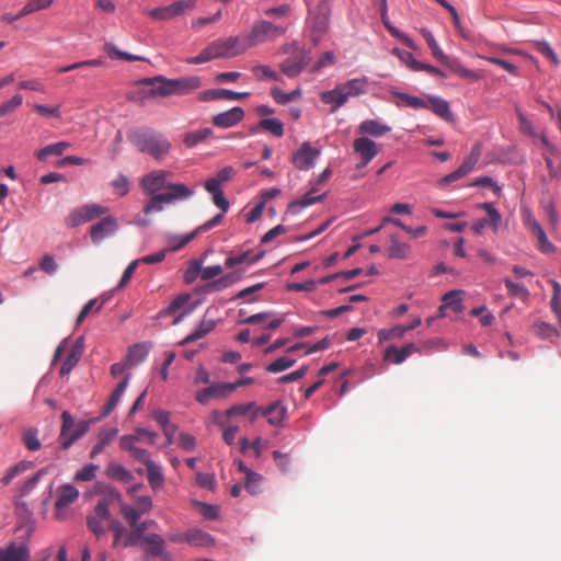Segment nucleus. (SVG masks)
I'll use <instances>...</instances> for the list:
<instances>
[{
    "label": "nucleus",
    "mask_w": 561,
    "mask_h": 561,
    "mask_svg": "<svg viewBox=\"0 0 561 561\" xmlns=\"http://www.w3.org/2000/svg\"><path fill=\"white\" fill-rule=\"evenodd\" d=\"M144 83L149 84V96L168 98L185 96L197 91L203 85V79L198 76H184L178 78H168L156 76L144 79Z\"/></svg>",
    "instance_id": "1"
},
{
    "label": "nucleus",
    "mask_w": 561,
    "mask_h": 561,
    "mask_svg": "<svg viewBox=\"0 0 561 561\" xmlns=\"http://www.w3.org/2000/svg\"><path fill=\"white\" fill-rule=\"evenodd\" d=\"M130 139L138 151L147 153L156 160L167 158L172 148V144L165 136L152 130L135 131Z\"/></svg>",
    "instance_id": "2"
},
{
    "label": "nucleus",
    "mask_w": 561,
    "mask_h": 561,
    "mask_svg": "<svg viewBox=\"0 0 561 561\" xmlns=\"http://www.w3.org/2000/svg\"><path fill=\"white\" fill-rule=\"evenodd\" d=\"M194 194L192 188L185 184L178 183V185L169 186V192L160 194H149L150 199L145 204L144 211L149 215L152 211H162L163 204H170L178 201L188 199Z\"/></svg>",
    "instance_id": "3"
},
{
    "label": "nucleus",
    "mask_w": 561,
    "mask_h": 561,
    "mask_svg": "<svg viewBox=\"0 0 561 561\" xmlns=\"http://www.w3.org/2000/svg\"><path fill=\"white\" fill-rule=\"evenodd\" d=\"M119 499L121 494L118 492H110L107 497H103L96 502L93 514L88 516L87 525L90 531L96 537H101L106 531L104 524L105 522H110L111 518L110 502Z\"/></svg>",
    "instance_id": "4"
},
{
    "label": "nucleus",
    "mask_w": 561,
    "mask_h": 561,
    "mask_svg": "<svg viewBox=\"0 0 561 561\" xmlns=\"http://www.w3.org/2000/svg\"><path fill=\"white\" fill-rule=\"evenodd\" d=\"M90 423L80 421L76 423L71 413L67 410L61 412V431L59 443L62 449H69L72 444L88 432Z\"/></svg>",
    "instance_id": "5"
},
{
    "label": "nucleus",
    "mask_w": 561,
    "mask_h": 561,
    "mask_svg": "<svg viewBox=\"0 0 561 561\" xmlns=\"http://www.w3.org/2000/svg\"><path fill=\"white\" fill-rule=\"evenodd\" d=\"M213 202L215 205H217L218 208L221 209L222 214H218V215L214 216L210 220L202 224V226L196 228L194 232L186 234L184 237H181L180 240L178 241V243L171 244L170 250H172V251L180 250L181 248H183V245L191 242L194 239V237L197 233H199V231H207L209 229L215 228L216 225L220 224V221L222 220L224 214H226V211L229 209L230 204H229L228 199L226 198L221 188H219V191L213 195Z\"/></svg>",
    "instance_id": "6"
},
{
    "label": "nucleus",
    "mask_w": 561,
    "mask_h": 561,
    "mask_svg": "<svg viewBox=\"0 0 561 561\" xmlns=\"http://www.w3.org/2000/svg\"><path fill=\"white\" fill-rule=\"evenodd\" d=\"M285 27L274 25L273 22L261 20L253 23L252 28L248 35V47L271 41V38L284 35Z\"/></svg>",
    "instance_id": "7"
},
{
    "label": "nucleus",
    "mask_w": 561,
    "mask_h": 561,
    "mask_svg": "<svg viewBox=\"0 0 561 561\" xmlns=\"http://www.w3.org/2000/svg\"><path fill=\"white\" fill-rule=\"evenodd\" d=\"M173 176L170 171L164 169H158L144 174L140 181V186L145 194H160L161 190L169 192V186H173V182H169V179Z\"/></svg>",
    "instance_id": "8"
},
{
    "label": "nucleus",
    "mask_w": 561,
    "mask_h": 561,
    "mask_svg": "<svg viewBox=\"0 0 561 561\" xmlns=\"http://www.w3.org/2000/svg\"><path fill=\"white\" fill-rule=\"evenodd\" d=\"M311 61V55L309 50L304 48H297L290 57L279 64V69L284 76L289 78H296L301 75L306 67Z\"/></svg>",
    "instance_id": "9"
},
{
    "label": "nucleus",
    "mask_w": 561,
    "mask_h": 561,
    "mask_svg": "<svg viewBox=\"0 0 561 561\" xmlns=\"http://www.w3.org/2000/svg\"><path fill=\"white\" fill-rule=\"evenodd\" d=\"M107 210L106 207L100 206V204L88 203L82 207L71 210L66 219V224L71 228L79 227L81 224L92 221L94 218L106 214Z\"/></svg>",
    "instance_id": "10"
},
{
    "label": "nucleus",
    "mask_w": 561,
    "mask_h": 561,
    "mask_svg": "<svg viewBox=\"0 0 561 561\" xmlns=\"http://www.w3.org/2000/svg\"><path fill=\"white\" fill-rule=\"evenodd\" d=\"M482 154V147L481 145L477 144L472 146L469 157H467L462 163L459 165L458 169H456L454 172L448 173L445 175L440 181L442 186H447L449 183H453L455 181H458L462 179V176H466L470 172L473 171L477 163L479 162Z\"/></svg>",
    "instance_id": "11"
},
{
    "label": "nucleus",
    "mask_w": 561,
    "mask_h": 561,
    "mask_svg": "<svg viewBox=\"0 0 561 561\" xmlns=\"http://www.w3.org/2000/svg\"><path fill=\"white\" fill-rule=\"evenodd\" d=\"M330 8L327 0H320L314 11L310 12L313 42H319L329 26Z\"/></svg>",
    "instance_id": "12"
},
{
    "label": "nucleus",
    "mask_w": 561,
    "mask_h": 561,
    "mask_svg": "<svg viewBox=\"0 0 561 561\" xmlns=\"http://www.w3.org/2000/svg\"><path fill=\"white\" fill-rule=\"evenodd\" d=\"M190 298V294H180L159 312V318L174 317L173 325L180 324L182 319L192 311L190 307H185Z\"/></svg>",
    "instance_id": "13"
},
{
    "label": "nucleus",
    "mask_w": 561,
    "mask_h": 561,
    "mask_svg": "<svg viewBox=\"0 0 561 561\" xmlns=\"http://www.w3.org/2000/svg\"><path fill=\"white\" fill-rule=\"evenodd\" d=\"M211 44L214 58L234 57L243 54L247 46L240 43L237 36L226 37V39L214 41Z\"/></svg>",
    "instance_id": "14"
},
{
    "label": "nucleus",
    "mask_w": 561,
    "mask_h": 561,
    "mask_svg": "<svg viewBox=\"0 0 561 561\" xmlns=\"http://www.w3.org/2000/svg\"><path fill=\"white\" fill-rule=\"evenodd\" d=\"M195 5L196 0H179L174 1L171 5L151 9L149 15L154 20H171Z\"/></svg>",
    "instance_id": "15"
},
{
    "label": "nucleus",
    "mask_w": 561,
    "mask_h": 561,
    "mask_svg": "<svg viewBox=\"0 0 561 561\" xmlns=\"http://www.w3.org/2000/svg\"><path fill=\"white\" fill-rule=\"evenodd\" d=\"M320 150L314 149L309 142L300 145L291 156V162L299 170H308L312 168L316 159L319 157Z\"/></svg>",
    "instance_id": "16"
},
{
    "label": "nucleus",
    "mask_w": 561,
    "mask_h": 561,
    "mask_svg": "<svg viewBox=\"0 0 561 561\" xmlns=\"http://www.w3.org/2000/svg\"><path fill=\"white\" fill-rule=\"evenodd\" d=\"M354 152L360 159L359 167H366L367 163L374 160L377 157L380 149L373 139L367 137H358L354 139Z\"/></svg>",
    "instance_id": "17"
},
{
    "label": "nucleus",
    "mask_w": 561,
    "mask_h": 561,
    "mask_svg": "<svg viewBox=\"0 0 561 561\" xmlns=\"http://www.w3.org/2000/svg\"><path fill=\"white\" fill-rule=\"evenodd\" d=\"M118 222L114 216H106L91 227V241L99 243L103 241L105 237H108L116 232Z\"/></svg>",
    "instance_id": "18"
},
{
    "label": "nucleus",
    "mask_w": 561,
    "mask_h": 561,
    "mask_svg": "<svg viewBox=\"0 0 561 561\" xmlns=\"http://www.w3.org/2000/svg\"><path fill=\"white\" fill-rule=\"evenodd\" d=\"M233 391L232 382H216L196 393V401L199 403L209 402L210 398H225Z\"/></svg>",
    "instance_id": "19"
},
{
    "label": "nucleus",
    "mask_w": 561,
    "mask_h": 561,
    "mask_svg": "<svg viewBox=\"0 0 561 561\" xmlns=\"http://www.w3.org/2000/svg\"><path fill=\"white\" fill-rule=\"evenodd\" d=\"M31 553L26 543L9 542L0 548V561H30Z\"/></svg>",
    "instance_id": "20"
},
{
    "label": "nucleus",
    "mask_w": 561,
    "mask_h": 561,
    "mask_svg": "<svg viewBox=\"0 0 561 561\" xmlns=\"http://www.w3.org/2000/svg\"><path fill=\"white\" fill-rule=\"evenodd\" d=\"M79 491L71 484H62L57 490L56 516L61 518L62 508L68 507L70 503L75 502L79 497Z\"/></svg>",
    "instance_id": "21"
},
{
    "label": "nucleus",
    "mask_w": 561,
    "mask_h": 561,
    "mask_svg": "<svg viewBox=\"0 0 561 561\" xmlns=\"http://www.w3.org/2000/svg\"><path fill=\"white\" fill-rule=\"evenodd\" d=\"M244 117V111L242 107H233L231 110L220 112L213 117V124L217 127L228 128L236 126Z\"/></svg>",
    "instance_id": "22"
},
{
    "label": "nucleus",
    "mask_w": 561,
    "mask_h": 561,
    "mask_svg": "<svg viewBox=\"0 0 561 561\" xmlns=\"http://www.w3.org/2000/svg\"><path fill=\"white\" fill-rule=\"evenodd\" d=\"M417 352H420V347L416 346L415 344H407L401 348L390 345L385 351L383 359L390 360L394 364H401L404 360H407V358H409L410 355Z\"/></svg>",
    "instance_id": "23"
},
{
    "label": "nucleus",
    "mask_w": 561,
    "mask_h": 561,
    "mask_svg": "<svg viewBox=\"0 0 561 561\" xmlns=\"http://www.w3.org/2000/svg\"><path fill=\"white\" fill-rule=\"evenodd\" d=\"M527 227L531 231L534 236L537 238V248L545 253L553 252V243L548 241V236L546 234L542 226L538 222L535 217H528Z\"/></svg>",
    "instance_id": "24"
},
{
    "label": "nucleus",
    "mask_w": 561,
    "mask_h": 561,
    "mask_svg": "<svg viewBox=\"0 0 561 561\" xmlns=\"http://www.w3.org/2000/svg\"><path fill=\"white\" fill-rule=\"evenodd\" d=\"M342 88V95H344V103H347L350 98L362 95L367 92L366 78H353L347 82L340 83Z\"/></svg>",
    "instance_id": "25"
},
{
    "label": "nucleus",
    "mask_w": 561,
    "mask_h": 561,
    "mask_svg": "<svg viewBox=\"0 0 561 561\" xmlns=\"http://www.w3.org/2000/svg\"><path fill=\"white\" fill-rule=\"evenodd\" d=\"M83 350H84V339L79 337L77 340V342L73 344L66 360L61 365V369H60L61 376H66L71 373V370L75 368L77 363L80 360L81 355L83 354Z\"/></svg>",
    "instance_id": "26"
},
{
    "label": "nucleus",
    "mask_w": 561,
    "mask_h": 561,
    "mask_svg": "<svg viewBox=\"0 0 561 561\" xmlns=\"http://www.w3.org/2000/svg\"><path fill=\"white\" fill-rule=\"evenodd\" d=\"M357 131L363 135H371V137H383L385 134L390 131V126L380 123L378 119L369 118L360 122Z\"/></svg>",
    "instance_id": "27"
},
{
    "label": "nucleus",
    "mask_w": 561,
    "mask_h": 561,
    "mask_svg": "<svg viewBox=\"0 0 561 561\" xmlns=\"http://www.w3.org/2000/svg\"><path fill=\"white\" fill-rule=\"evenodd\" d=\"M129 381V375H126L123 380L118 382V385L113 390V393L108 397L107 403L105 404L102 416H108L113 410L116 409L119 401L122 400L123 394L127 388Z\"/></svg>",
    "instance_id": "28"
},
{
    "label": "nucleus",
    "mask_w": 561,
    "mask_h": 561,
    "mask_svg": "<svg viewBox=\"0 0 561 561\" xmlns=\"http://www.w3.org/2000/svg\"><path fill=\"white\" fill-rule=\"evenodd\" d=\"M260 414L266 416L270 424L280 425L287 414V410L280 402H273L265 409L261 408Z\"/></svg>",
    "instance_id": "29"
},
{
    "label": "nucleus",
    "mask_w": 561,
    "mask_h": 561,
    "mask_svg": "<svg viewBox=\"0 0 561 561\" xmlns=\"http://www.w3.org/2000/svg\"><path fill=\"white\" fill-rule=\"evenodd\" d=\"M320 100L322 103L331 105V113L336 112L345 104L341 84H336L333 90L321 92Z\"/></svg>",
    "instance_id": "30"
},
{
    "label": "nucleus",
    "mask_w": 561,
    "mask_h": 561,
    "mask_svg": "<svg viewBox=\"0 0 561 561\" xmlns=\"http://www.w3.org/2000/svg\"><path fill=\"white\" fill-rule=\"evenodd\" d=\"M215 327L216 321L214 319H202L195 331L186 335L185 339L180 342V345H187V343L203 339L204 335L214 331Z\"/></svg>",
    "instance_id": "31"
},
{
    "label": "nucleus",
    "mask_w": 561,
    "mask_h": 561,
    "mask_svg": "<svg viewBox=\"0 0 561 561\" xmlns=\"http://www.w3.org/2000/svg\"><path fill=\"white\" fill-rule=\"evenodd\" d=\"M153 520H144L140 524L138 522L135 524V526H131L130 533L126 534L123 540L124 547H133V545L138 543V540L144 541L145 531L153 525Z\"/></svg>",
    "instance_id": "32"
},
{
    "label": "nucleus",
    "mask_w": 561,
    "mask_h": 561,
    "mask_svg": "<svg viewBox=\"0 0 561 561\" xmlns=\"http://www.w3.org/2000/svg\"><path fill=\"white\" fill-rule=\"evenodd\" d=\"M260 411L261 408L256 407L255 402L233 404L230 409L226 410V416L249 415L250 422L254 423Z\"/></svg>",
    "instance_id": "33"
},
{
    "label": "nucleus",
    "mask_w": 561,
    "mask_h": 561,
    "mask_svg": "<svg viewBox=\"0 0 561 561\" xmlns=\"http://www.w3.org/2000/svg\"><path fill=\"white\" fill-rule=\"evenodd\" d=\"M428 108L433 111L436 116L442 117L446 121L453 119V113L450 112L449 104L447 101L438 96H427Z\"/></svg>",
    "instance_id": "34"
},
{
    "label": "nucleus",
    "mask_w": 561,
    "mask_h": 561,
    "mask_svg": "<svg viewBox=\"0 0 561 561\" xmlns=\"http://www.w3.org/2000/svg\"><path fill=\"white\" fill-rule=\"evenodd\" d=\"M411 248L408 243L400 241L397 234L390 236V245L388 256L391 259H407L410 255Z\"/></svg>",
    "instance_id": "35"
},
{
    "label": "nucleus",
    "mask_w": 561,
    "mask_h": 561,
    "mask_svg": "<svg viewBox=\"0 0 561 561\" xmlns=\"http://www.w3.org/2000/svg\"><path fill=\"white\" fill-rule=\"evenodd\" d=\"M325 196V193H320L317 183L311 186L308 193L304 194L302 197L298 201H295L289 204V208L295 207H308V205H312L317 202H320L322 197Z\"/></svg>",
    "instance_id": "36"
},
{
    "label": "nucleus",
    "mask_w": 561,
    "mask_h": 561,
    "mask_svg": "<svg viewBox=\"0 0 561 561\" xmlns=\"http://www.w3.org/2000/svg\"><path fill=\"white\" fill-rule=\"evenodd\" d=\"M106 474L108 478L118 480L122 483H130V481L134 479L131 471L127 470L126 467L115 462L107 465Z\"/></svg>",
    "instance_id": "37"
},
{
    "label": "nucleus",
    "mask_w": 561,
    "mask_h": 561,
    "mask_svg": "<svg viewBox=\"0 0 561 561\" xmlns=\"http://www.w3.org/2000/svg\"><path fill=\"white\" fill-rule=\"evenodd\" d=\"M105 301H106L105 298H102V299L93 298V299L89 300L88 304H85L82 307V310L76 320V325L82 324L83 321L87 319V317H89V314L98 313L99 311H101Z\"/></svg>",
    "instance_id": "38"
},
{
    "label": "nucleus",
    "mask_w": 561,
    "mask_h": 561,
    "mask_svg": "<svg viewBox=\"0 0 561 561\" xmlns=\"http://www.w3.org/2000/svg\"><path fill=\"white\" fill-rule=\"evenodd\" d=\"M264 256V252L261 251L256 255H252V251H244L240 255L226 257V266L227 268H232V266L244 263H255Z\"/></svg>",
    "instance_id": "39"
},
{
    "label": "nucleus",
    "mask_w": 561,
    "mask_h": 561,
    "mask_svg": "<svg viewBox=\"0 0 561 561\" xmlns=\"http://www.w3.org/2000/svg\"><path fill=\"white\" fill-rule=\"evenodd\" d=\"M462 290H450L443 295L442 301L445 302V306L447 308H451L454 312H461L463 311V305H462Z\"/></svg>",
    "instance_id": "40"
},
{
    "label": "nucleus",
    "mask_w": 561,
    "mask_h": 561,
    "mask_svg": "<svg viewBox=\"0 0 561 561\" xmlns=\"http://www.w3.org/2000/svg\"><path fill=\"white\" fill-rule=\"evenodd\" d=\"M144 542L149 546L148 552L151 556H162L165 548V542L162 536L158 534H149L144 536Z\"/></svg>",
    "instance_id": "41"
},
{
    "label": "nucleus",
    "mask_w": 561,
    "mask_h": 561,
    "mask_svg": "<svg viewBox=\"0 0 561 561\" xmlns=\"http://www.w3.org/2000/svg\"><path fill=\"white\" fill-rule=\"evenodd\" d=\"M213 130L209 127H202V129L184 134V145L187 147H195L202 144L203 140L208 139Z\"/></svg>",
    "instance_id": "42"
},
{
    "label": "nucleus",
    "mask_w": 561,
    "mask_h": 561,
    "mask_svg": "<svg viewBox=\"0 0 561 561\" xmlns=\"http://www.w3.org/2000/svg\"><path fill=\"white\" fill-rule=\"evenodd\" d=\"M394 95L399 98L402 104L413 110L428 108L427 98L423 99L415 95L405 94V92H394Z\"/></svg>",
    "instance_id": "43"
},
{
    "label": "nucleus",
    "mask_w": 561,
    "mask_h": 561,
    "mask_svg": "<svg viewBox=\"0 0 561 561\" xmlns=\"http://www.w3.org/2000/svg\"><path fill=\"white\" fill-rule=\"evenodd\" d=\"M187 542L195 547H210L214 543V539L208 533L190 530L187 531Z\"/></svg>",
    "instance_id": "44"
},
{
    "label": "nucleus",
    "mask_w": 561,
    "mask_h": 561,
    "mask_svg": "<svg viewBox=\"0 0 561 561\" xmlns=\"http://www.w3.org/2000/svg\"><path fill=\"white\" fill-rule=\"evenodd\" d=\"M147 478L153 490H157V488L163 484L162 469L159 465L154 463L153 460L147 466Z\"/></svg>",
    "instance_id": "45"
},
{
    "label": "nucleus",
    "mask_w": 561,
    "mask_h": 561,
    "mask_svg": "<svg viewBox=\"0 0 561 561\" xmlns=\"http://www.w3.org/2000/svg\"><path fill=\"white\" fill-rule=\"evenodd\" d=\"M442 64L460 77L477 78V76L471 69L463 67L462 64L459 62V60L457 59H450V57H448L447 55L445 60H442Z\"/></svg>",
    "instance_id": "46"
},
{
    "label": "nucleus",
    "mask_w": 561,
    "mask_h": 561,
    "mask_svg": "<svg viewBox=\"0 0 561 561\" xmlns=\"http://www.w3.org/2000/svg\"><path fill=\"white\" fill-rule=\"evenodd\" d=\"M259 127L272 133L275 137H283L285 133L284 124L279 118H263L260 121Z\"/></svg>",
    "instance_id": "47"
},
{
    "label": "nucleus",
    "mask_w": 561,
    "mask_h": 561,
    "mask_svg": "<svg viewBox=\"0 0 561 561\" xmlns=\"http://www.w3.org/2000/svg\"><path fill=\"white\" fill-rule=\"evenodd\" d=\"M69 146V142H57L47 145L37 152V158L39 160H45L50 154L60 156L68 150Z\"/></svg>",
    "instance_id": "48"
},
{
    "label": "nucleus",
    "mask_w": 561,
    "mask_h": 561,
    "mask_svg": "<svg viewBox=\"0 0 561 561\" xmlns=\"http://www.w3.org/2000/svg\"><path fill=\"white\" fill-rule=\"evenodd\" d=\"M22 442L26 445V449L31 451L39 450L42 445L38 439V431L35 428H27L24 431Z\"/></svg>",
    "instance_id": "49"
},
{
    "label": "nucleus",
    "mask_w": 561,
    "mask_h": 561,
    "mask_svg": "<svg viewBox=\"0 0 561 561\" xmlns=\"http://www.w3.org/2000/svg\"><path fill=\"white\" fill-rule=\"evenodd\" d=\"M422 34L424 35V38H425L426 43L428 44L431 53L436 58V60H438L439 62H442V60H445L446 55L442 50V48L438 46L434 35L431 32H428V30H425V28L422 30Z\"/></svg>",
    "instance_id": "50"
},
{
    "label": "nucleus",
    "mask_w": 561,
    "mask_h": 561,
    "mask_svg": "<svg viewBox=\"0 0 561 561\" xmlns=\"http://www.w3.org/2000/svg\"><path fill=\"white\" fill-rule=\"evenodd\" d=\"M504 283L507 288V294L510 297H518L526 299L529 297V290L525 287V285H520L517 283H514L511 278H504Z\"/></svg>",
    "instance_id": "51"
},
{
    "label": "nucleus",
    "mask_w": 561,
    "mask_h": 561,
    "mask_svg": "<svg viewBox=\"0 0 561 561\" xmlns=\"http://www.w3.org/2000/svg\"><path fill=\"white\" fill-rule=\"evenodd\" d=\"M54 0H28L25 2L23 8L20 11V15H27L34 12H38V10H43L49 8L50 3Z\"/></svg>",
    "instance_id": "52"
},
{
    "label": "nucleus",
    "mask_w": 561,
    "mask_h": 561,
    "mask_svg": "<svg viewBox=\"0 0 561 561\" xmlns=\"http://www.w3.org/2000/svg\"><path fill=\"white\" fill-rule=\"evenodd\" d=\"M104 50L111 58H118L119 60H126V61H136L141 60L139 56H134L127 53H123V50L116 48L114 44L106 43L104 46Z\"/></svg>",
    "instance_id": "53"
},
{
    "label": "nucleus",
    "mask_w": 561,
    "mask_h": 561,
    "mask_svg": "<svg viewBox=\"0 0 561 561\" xmlns=\"http://www.w3.org/2000/svg\"><path fill=\"white\" fill-rule=\"evenodd\" d=\"M252 72L259 80H279L280 77L277 71L273 70L268 66H255L252 68Z\"/></svg>",
    "instance_id": "54"
},
{
    "label": "nucleus",
    "mask_w": 561,
    "mask_h": 561,
    "mask_svg": "<svg viewBox=\"0 0 561 561\" xmlns=\"http://www.w3.org/2000/svg\"><path fill=\"white\" fill-rule=\"evenodd\" d=\"M404 334V325H396L393 328H389V330H380L377 333V337L379 342H385L391 339H402Z\"/></svg>",
    "instance_id": "55"
},
{
    "label": "nucleus",
    "mask_w": 561,
    "mask_h": 561,
    "mask_svg": "<svg viewBox=\"0 0 561 561\" xmlns=\"http://www.w3.org/2000/svg\"><path fill=\"white\" fill-rule=\"evenodd\" d=\"M296 363V359H293L290 357H279L278 359L272 362L267 367L266 370L272 374H278L282 373V370H285L287 368H290Z\"/></svg>",
    "instance_id": "56"
},
{
    "label": "nucleus",
    "mask_w": 561,
    "mask_h": 561,
    "mask_svg": "<svg viewBox=\"0 0 561 561\" xmlns=\"http://www.w3.org/2000/svg\"><path fill=\"white\" fill-rule=\"evenodd\" d=\"M99 470V466L94 463H89L82 467L78 472H76L73 479L76 481H90L96 477V472Z\"/></svg>",
    "instance_id": "57"
},
{
    "label": "nucleus",
    "mask_w": 561,
    "mask_h": 561,
    "mask_svg": "<svg viewBox=\"0 0 561 561\" xmlns=\"http://www.w3.org/2000/svg\"><path fill=\"white\" fill-rule=\"evenodd\" d=\"M480 207L482 209H485V211L489 215V227H492L494 230H496L500 227L501 222V215L497 211V209L494 208L493 204L491 203H482Z\"/></svg>",
    "instance_id": "58"
},
{
    "label": "nucleus",
    "mask_w": 561,
    "mask_h": 561,
    "mask_svg": "<svg viewBox=\"0 0 561 561\" xmlns=\"http://www.w3.org/2000/svg\"><path fill=\"white\" fill-rule=\"evenodd\" d=\"M112 186L115 193L121 196L127 195L130 190L129 180L125 174L117 175L116 179L112 181Z\"/></svg>",
    "instance_id": "59"
},
{
    "label": "nucleus",
    "mask_w": 561,
    "mask_h": 561,
    "mask_svg": "<svg viewBox=\"0 0 561 561\" xmlns=\"http://www.w3.org/2000/svg\"><path fill=\"white\" fill-rule=\"evenodd\" d=\"M535 47L540 54L549 58V60L552 64L558 65L560 62L557 53L553 50V48L550 46L548 42H536Z\"/></svg>",
    "instance_id": "60"
},
{
    "label": "nucleus",
    "mask_w": 561,
    "mask_h": 561,
    "mask_svg": "<svg viewBox=\"0 0 561 561\" xmlns=\"http://www.w3.org/2000/svg\"><path fill=\"white\" fill-rule=\"evenodd\" d=\"M121 513L123 514L126 522L133 527L140 518V513L138 507H133L127 504L121 505Z\"/></svg>",
    "instance_id": "61"
},
{
    "label": "nucleus",
    "mask_w": 561,
    "mask_h": 561,
    "mask_svg": "<svg viewBox=\"0 0 561 561\" xmlns=\"http://www.w3.org/2000/svg\"><path fill=\"white\" fill-rule=\"evenodd\" d=\"M261 481L262 476H260V473L251 471L249 473V477L245 478V490H248L252 494L259 493L261 490Z\"/></svg>",
    "instance_id": "62"
},
{
    "label": "nucleus",
    "mask_w": 561,
    "mask_h": 561,
    "mask_svg": "<svg viewBox=\"0 0 561 561\" xmlns=\"http://www.w3.org/2000/svg\"><path fill=\"white\" fill-rule=\"evenodd\" d=\"M39 268L47 275H55L58 271L56 259L51 254H45L39 261Z\"/></svg>",
    "instance_id": "63"
},
{
    "label": "nucleus",
    "mask_w": 561,
    "mask_h": 561,
    "mask_svg": "<svg viewBox=\"0 0 561 561\" xmlns=\"http://www.w3.org/2000/svg\"><path fill=\"white\" fill-rule=\"evenodd\" d=\"M146 354H147V352H146L145 346L137 344L129 348L126 358H127V362H129L131 364H137L144 359Z\"/></svg>",
    "instance_id": "64"
}]
</instances>
